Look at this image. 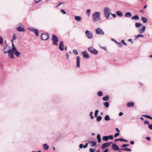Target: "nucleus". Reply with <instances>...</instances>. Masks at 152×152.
Instances as JSON below:
<instances>
[{
	"mask_svg": "<svg viewBox=\"0 0 152 152\" xmlns=\"http://www.w3.org/2000/svg\"><path fill=\"white\" fill-rule=\"evenodd\" d=\"M100 13L96 12H94L92 16V20L94 22L99 21L100 19Z\"/></svg>",
	"mask_w": 152,
	"mask_h": 152,
	"instance_id": "obj_1",
	"label": "nucleus"
},
{
	"mask_svg": "<svg viewBox=\"0 0 152 152\" xmlns=\"http://www.w3.org/2000/svg\"><path fill=\"white\" fill-rule=\"evenodd\" d=\"M104 11V17H106L107 19H108L110 14V9L107 7H105Z\"/></svg>",
	"mask_w": 152,
	"mask_h": 152,
	"instance_id": "obj_2",
	"label": "nucleus"
},
{
	"mask_svg": "<svg viewBox=\"0 0 152 152\" xmlns=\"http://www.w3.org/2000/svg\"><path fill=\"white\" fill-rule=\"evenodd\" d=\"M3 53H8V56L10 58H14V53L11 50H8L7 51H4Z\"/></svg>",
	"mask_w": 152,
	"mask_h": 152,
	"instance_id": "obj_3",
	"label": "nucleus"
},
{
	"mask_svg": "<svg viewBox=\"0 0 152 152\" xmlns=\"http://www.w3.org/2000/svg\"><path fill=\"white\" fill-rule=\"evenodd\" d=\"M88 50L90 52L94 55H97L98 53V50L94 48H93L91 47L89 48Z\"/></svg>",
	"mask_w": 152,
	"mask_h": 152,
	"instance_id": "obj_4",
	"label": "nucleus"
},
{
	"mask_svg": "<svg viewBox=\"0 0 152 152\" xmlns=\"http://www.w3.org/2000/svg\"><path fill=\"white\" fill-rule=\"evenodd\" d=\"M49 34L47 33H43L41 36V39L42 40H46L49 38Z\"/></svg>",
	"mask_w": 152,
	"mask_h": 152,
	"instance_id": "obj_5",
	"label": "nucleus"
},
{
	"mask_svg": "<svg viewBox=\"0 0 152 152\" xmlns=\"http://www.w3.org/2000/svg\"><path fill=\"white\" fill-rule=\"evenodd\" d=\"M113 143L112 142H108L103 143L102 145L101 148L102 149H104L106 147H108L111 144Z\"/></svg>",
	"mask_w": 152,
	"mask_h": 152,
	"instance_id": "obj_6",
	"label": "nucleus"
},
{
	"mask_svg": "<svg viewBox=\"0 0 152 152\" xmlns=\"http://www.w3.org/2000/svg\"><path fill=\"white\" fill-rule=\"evenodd\" d=\"M86 35L87 38L89 39H91L92 37V34L91 32L88 30L85 31Z\"/></svg>",
	"mask_w": 152,
	"mask_h": 152,
	"instance_id": "obj_7",
	"label": "nucleus"
},
{
	"mask_svg": "<svg viewBox=\"0 0 152 152\" xmlns=\"http://www.w3.org/2000/svg\"><path fill=\"white\" fill-rule=\"evenodd\" d=\"M96 33L97 34L103 35L104 34L103 31L99 28H98L95 30Z\"/></svg>",
	"mask_w": 152,
	"mask_h": 152,
	"instance_id": "obj_8",
	"label": "nucleus"
},
{
	"mask_svg": "<svg viewBox=\"0 0 152 152\" xmlns=\"http://www.w3.org/2000/svg\"><path fill=\"white\" fill-rule=\"evenodd\" d=\"M82 54L83 58L86 59H88L90 58V56L87 51L86 50L82 52Z\"/></svg>",
	"mask_w": 152,
	"mask_h": 152,
	"instance_id": "obj_9",
	"label": "nucleus"
},
{
	"mask_svg": "<svg viewBox=\"0 0 152 152\" xmlns=\"http://www.w3.org/2000/svg\"><path fill=\"white\" fill-rule=\"evenodd\" d=\"M112 148L114 151H118L121 150L122 151V148L120 149L119 148V147L116 145L115 144H113L112 146Z\"/></svg>",
	"mask_w": 152,
	"mask_h": 152,
	"instance_id": "obj_10",
	"label": "nucleus"
},
{
	"mask_svg": "<svg viewBox=\"0 0 152 152\" xmlns=\"http://www.w3.org/2000/svg\"><path fill=\"white\" fill-rule=\"evenodd\" d=\"M52 40L53 41V44L57 45V37L55 35H53Z\"/></svg>",
	"mask_w": 152,
	"mask_h": 152,
	"instance_id": "obj_11",
	"label": "nucleus"
},
{
	"mask_svg": "<svg viewBox=\"0 0 152 152\" xmlns=\"http://www.w3.org/2000/svg\"><path fill=\"white\" fill-rule=\"evenodd\" d=\"M64 44L63 41H61L59 46V49L61 51H63L64 50Z\"/></svg>",
	"mask_w": 152,
	"mask_h": 152,
	"instance_id": "obj_12",
	"label": "nucleus"
},
{
	"mask_svg": "<svg viewBox=\"0 0 152 152\" xmlns=\"http://www.w3.org/2000/svg\"><path fill=\"white\" fill-rule=\"evenodd\" d=\"M77 67L79 68L80 67V58L79 56L77 57Z\"/></svg>",
	"mask_w": 152,
	"mask_h": 152,
	"instance_id": "obj_13",
	"label": "nucleus"
},
{
	"mask_svg": "<svg viewBox=\"0 0 152 152\" xmlns=\"http://www.w3.org/2000/svg\"><path fill=\"white\" fill-rule=\"evenodd\" d=\"M14 54L17 56L18 57L20 54L21 53L18 52L17 49L12 51Z\"/></svg>",
	"mask_w": 152,
	"mask_h": 152,
	"instance_id": "obj_14",
	"label": "nucleus"
},
{
	"mask_svg": "<svg viewBox=\"0 0 152 152\" xmlns=\"http://www.w3.org/2000/svg\"><path fill=\"white\" fill-rule=\"evenodd\" d=\"M142 29L139 28L138 30V31L140 33H142L144 32L145 29V26H143L141 27Z\"/></svg>",
	"mask_w": 152,
	"mask_h": 152,
	"instance_id": "obj_15",
	"label": "nucleus"
},
{
	"mask_svg": "<svg viewBox=\"0 0 152 152\" xmlns=\"http://www.w3.org/2000/svg\"><path fill=\"white\" fill-rule=\"evenodd\" d=\"M17 30L19 32L22 31L24 32L25 31V29L23 27H21V26H19L17 28Z\"/></svg>",
	"mask_w": 152,
	"mask_h": 152,
	"instance_id": "obj_16",
	"label": "nucleus"
},
{
	"mask_svg": "<svg viewBox=\"0 0 152 152\" xmlns=\"http://www.w3.org/2000/svg\"><path fill=\"white\" fill-rule=\"evenodd\" d=\"M89 143H90L91 144V147H94L96 145V142L93 141H88Z\"/></svg>",
	"mask_w": 152,
	"mask_h": 152,
	"instance_id": "obj_17",
	"label": "nucleus"
},
{
	"mask_svg": "<svg viewBox=\"0 0 152 152\" xmlns=\"http://www.w3.org/2000/svg\"><path fill=\"white\" fill-rule=\"evenodd\" d=\"M134 103L133 102H130L127 103V105L128 107H131L132 106H134Z\"/></svg>",
	"mask_w": 152,
	"mask_h": 152,
	"instance_id": "obj_18",
	"label": "nucleus"
},
{
	"mask_svg": "<svg viewBox=\"0 0 152 152\" xmlns=\"http://www.w3.org/2000/svg\"><path fill=\"white\" fill-rule=\"evenodd\" d=\"M43 147L45 150H48L49 148V146L47 143L44 144L43 145Z\"/></svg>",
	"mask_w": 152,
	"mask_h": 152,
	"instance_id": "obj_19",
	"label": "nucleus"
},
{
	"mask_svg": "<svg viewBox=\"0 0 152 152\" xmlns=\"http://www.w3.org/2000/svg\"><path fill=\"white\" fill-rule=\"evenodd\" d=\"M110 97L109 96L107 95L102 98V100L104 101H107L109 100Z\"/></svg>",
	"mask_w": 152,
	"mask_h": 152,
	"instance_id": "obj_20",
	"label": "nucleus"
},
{
	"mask_svg": "<svg viewBox=\"0 0 152 152\" xmlns=\"http://www.w3.org/2000/svg\"><path fill=\"white\" fill-rule=\"evenodd\" d=\"M75 19L78 21H80L81 20V18L80 16L75 15Z\"/></svg>",
	"mask_w": 152,
	"mask_h": 152,
	"instance_id": "obj_21",
	"label": "nucleus"
},
{
	"mask_svg": "<svg viewBox=\"0 0 152 152\" xmlns=\"http://www.w3.org/2000/svg\"><path fill=\"white\" fill-rule=\"evenodd\" d=\"M116 14L118 16L120 17H121L123 15L122 12L121 11H117L116 12Z\"/></svg>",
	"mask_w": 152,
	"mask_h": 152,
	"instance_id": "obj_22",
	"label": "nucleus"
},
{
	"mask_svg": "<svg viewBox=\"0 0 152 152\" xmlns=\"http://www.w3.org/2000/svg\"><path fill=\"white\" fill-rule=\"evenodd\" d=\"M131 18L132 19H134L135 20H139V18L137 15H135L134 16H132Z\"/></svg>",
	"mask_w": 152,
	"mask_h": 152,
	"instance_id": "obj_23",
	"label": "nucleus"
},
{
	"mask_svg": "<svg viewBox=\"0 0 152 152\" xmlns=\"http://www.w3.org/2000/svg\"><path fill=\"white\" fill-rule=\"evenodd\" d=\"M132 15V14L129 12H127L125 13V16L126 17H130Z\"/></svg>",
	"mask_w": 152,
	"mask_h": 152,
	"instance_id": "obj_24",
	"label": "nucleus"
},
{
	"mask_svg": "<svg viewBox=\"0 0 152 152\" xmlns=\"http://www.w3.org/2000/svg\"><path fill=\"white\" fill-rule=\"evenodd\" d=\"M142 116L143 117L146 118H147L152 120V117L149 115H142Z\"/></svg>",
	"mask_w": 152,
	"mask_h": 152,
	"instance_id": "obj_25",
	"label": "nucleus"
},
{
	"mask_svg": "<svg viewBox=\"0 0 152 152\" xmlns=\"http://www.w3.org/2000/svg\"><path fill=\"white\" fill-rule=\"evenodd\" d=\"M141 20L144 23H146L147 21V19L146 18L143 16L142 17Z\"/></svg>",
	"mask_w": 152,
	"mask_h": 152,
	"instance_id": "obj_26",
	"label": "nucleus"
},
{
	"mask_svg": "<svg viewBox=\"0 0 152 152\" xmlns=\"http://www.w3.org/2000/svg\"><path fill=\"white\" fill-rule=\"evenodd\" d=\"M102 140L104 141H107L109 140L108 136H104L102 137Z\"/></svg>",
	"mask_w": 152,
	"mask_h": 152,
	"instance_id": "obj_27",
	"label": "nucleus"
},
{
	"mask_svg": "<svg viewBox=\"0 0 152 152\" xmlns=\"http://www.w3.org/2000/svg\"><path fill=\"white\" fill-rule=\"evenodd\" d=\"M97 139L98 140V142H100L101 141V139L100 137V135L99 134H98L97 136Z\"/></svg>",
	"mask_w": 152,
	"mask_h": 152,
	"instance_id": "obj_28",
	"label": "nucleus"
},
{
	"mask_svg": "<svg viewBox=\"0 0 152 152\" xmlns=\"http://www.w3.org/2000/svg\"><path fill=\"white\" fill-rule=\"evenodd\" d=\"M142 24L139 23H136L135 24V26L137 28H139L142 26Z\"/></svg>",
	"mask_w": 152,
	"mask_h": 152,
	"instance_id": "obj_29",
	"label": "nucleus"
},
{
	"mask_svg": "<svg viewBox=\"0 0 152 152\" xmlns=\"http://www.w3.org/2000/svg\"><path fill=\"white\" fill-rule=\"evenodd\" d=\"M33 32L35 33V34L37 36H38L39 35V31L38 29L35 28V29L34 30Z\"/></svg>",
	"mask_w": 152,
	"mask_h": 152,
	"instance_id": "obj_30",
	"label": "nucleus"
},
{
	"mask_svg": "<svg viewBox=\"0 0 152 152\" xmlns=\"http://www.w3.org/2000/svg\"><path fill=\"white\" fill-rule=\"evenodd\" d=\"M144 36L142 34H139L137 35L136 36V38H135L134 40H136L138 38L140 37H141L142 38H143Z\"/></svg>",
	"mask_w": 152,
	"mask_h": 152,
	"instance_id": "obj_31",
	"label": "nucleus"
},
{
	"mask_svg": "<svg viewBox=\"0 0 152 152\" xmlns=\"http://www.w3.org/2000/svg\"><path fill=\"white\" fill-rule=\"evenodd\" d=\"M97 118H96V120L97 121H101V120L102 119V117L101 116H100V115H99L98 116H97Z\"/></svg>",
	"mask_w": 152,
	"mask_h": 152,
	"instance_id": "obj_32",
	"label": "nucleus"
},
{
	"mask_svg": "<svg viewBox=\"0 0 152 152\" xmlns=\"http://www.w3.org/2000/svg\"><path fill=\"white\" fill-rule=\"evenodd\" d=\"M104 120L106 121H108L110 120L109 116L108 115H106L104 117Z\"/></svg>",
	"mask_w": 152,
	"mask_h": 152,
	"instance_id": "obj_33",
	"label": "nucleus"
},
{
	"mask_svg": "<svg viewBox=\"0 0 152 152\" xmlns=\"http://www.w3.org/2000/svg\"><path fill=\"white\" fill-rule=\"evenodd\" d=\"M97 94L99 96H102L103 95V93L101 91H99L98 92Z\"/></svg>",
	"mask_w": 152,
	"mask_h": 152,
	"instance_id": "obj_34",
	"label": "nucleus"
},
{
	"mask_svg": "<svg viewBox=\"0 0 152 152\" xmlns=\"http://www.w3.org/2000/svg\"><path fill=\"white\" fill-rule=\"evenodd\" d=\"M104 106L105 107L107 108L109 106V104L108 102H106L104 103Z\"/></svg>",
	"mask_w": 152,
	"mask_h": 152,
	"instance_id": "obj_35",
	"label": "nucleus"
},
{
	"mask_svg": "<svg viewBox=\"0 0 152 152\" xmlns=\"http://www.w3.org/2000/svg\"><path fill=\"white\" fill-rule=\"evenodd\" d=\"M132 150L131 149L128 148H122V151H132Z\"/></svg>",
	"mask_w": 152,
	"mask_h": 152,
	"instance_id": "obj_36",
	"label": "nucleus"
},
{
	"mask_svg": "<svg viewBox=\"0 0 152 152\" xmlns=\"http://www.w3.org/2000/svg\"><path fill=\"white\" fill-rule=\"evenodd\" d=\"M35 29V28L34 27H29L28 28V29L29 30L32 31H33Z\"/></svg>",
	"mask_w": 152,
	"mask_h": 152,
	"instance_id": "obj_37",
	"label": "nucleus"
},
{
	"mask_svg": "<svg viewBox=\"0 0 152 152\" xmlns=\"http://www.w3.org/2000/svg\"><path fill=\"white\" fill-rule=\"evenodd\" d=\"M99 112V111L98 110H96L95 111V117H96L97 116L98 113Z\"/></svg>",
	"mask_w": 152,
	"mask_h": 152,
	"instance_id": "obj_38",
	"label": "nucleus"
},
{
	"mask_svg": "<svg viewBox=\"0 0 152 152\" xmlns=\"http://www.w3.org/2000/svg\"><path fill=\"white\" fill-rule=\"evenodd\" d=\"M12 48L11 49V50L13 51V50H16V48L15 46V45H14V44H13V42H12Z\"/></svg>",
	"mask_w": 152,
	"mask_h": 152,
	"instance_id": "obj_39",
	"label": "nucleus"
},
{
	"mask_svg": "<svg viewBox=\"0 0 152 152\" xmlns=\"http://www.w3.org/2000/svg\"><path fill=\"white\" fill-rule=\"evenodd\" d=\"M118 45H119V47H123V45L121 44V43L120 42H115Z\"/></svg>",
	"mask_w": 152,
	"mask_h": 152,
	"instance_id": "obj_40",
	"label": "nucleus"
},
{
	"mask_svg": "<svg viewBox=\"0 0 152 152\" xmlns=\"http://www.w3.org/2000/svg\"><path fill=\"white\" fill-rule=\"evenodd\" d=\"M129 145V144H123L121 147V148H125Z\"/></svg>",
	"mask_w": 152,
	"mask_h": 152,
	"instance_id": "obj_41",
	"label": "nucleus"
},
{
	"mask_svg": "<svg viewBox=\"0 0 152 152\" xmlns=\"http://www.w3.org/2000/svg\"><path fill=\"white\" fill-rule=\"evenodd\" d=\"M13 40H16L17 39V37L16 36L15 34H14L12 37Z\"/></svg>",
	"mask_w": 152,
	"mask_h": 152,
	"instance_id": "obj_42",
	"label": "nucleus"
},
{
	"mask_svg": "<svg viewBox=\"0 0 152 152\" xmlns=\"http://www.w3.org/2000/svg\"><path fill=\"white\" fill-rule=\"evenodd\" d=\"M91 12V10L88 9L87 10V12L86 14H87L88 16L90 15V13Z\"/></svg>",
	"mask_w": 152,
	"mask_h": 152,
	"instance_id": "obj_43",
	"label": "nucleus"
},
{
	"mask_svg": "<svg viewBox=\"0 0 152 152\" xmlns=\"http://www.w3.org/2000/svg\"><path fill=\"white\" fill-rule=\"evenodd\" d=\"M95 150L96 149L95 148H90L89 149V151H90V152H94Z\"/></svg>",
	"mask_w": 152,
	"mask_h": 152,
	"instance_id": "obj_44",
	"label": "nucleus"
},
{
	"mask_svg": "<svg viewBox=\"0 0 152 152\" xmlns=\"http://www.w3.org/2000/svg\"><path fill=\"white\" fill-rule=\"evenodd\" d=\"M108 137L109 138V139H110V140H112L113 138V136L112 135H110L108 136Z\"/></svg>",
	"mask_w": 152,
	"mask_h": 152,
	"instance_id": "obj_45",
	"label": "nucleus"
},
{
	"mask_svg": "<svg viewBox=\"0 0 152 152\" xmlns=\"http://www.w3.org/2000/svg\"><path fill=\"white\" fill-rule=\"evenodd\" d=\"M61 11L63 14H66V12L63 9L61 10Z\"/></svg>",
	"mask_w": 152,
	"mask_h": 152,
	"instance_id": "obj_46",
	"label": "nucleus"
},
{
	"mask_svg": "<svg viewBox=\"0 0 152 152\" xmlns=\"http://www.w3.org/2000/svg\"><path fill=\"white\" fill-rule=\"evenodd\" d=\"M88 143H86L85 144V145H84L83 144V148H86L88 146Z\"/></svg>",
	"mask_w": 152,
	"mask_h": 152,
	"instance_id": "obj_47",
	"label": "nucleus"
},
{
	"mask_svg": "<svg viewBox=\"0 0 152 152\" xmlns=\"http://www.w3.org/2000/svg\"><path fill=\"white\" fill-rule=\"evenodd\" d=\"M148 127L150 129L152 130V124H149Z\"/></svg>",
	"mask_w": 152,
	"mask_h": 152,
	"instance_id": "obj_48",
	"label": "nucleus"
},
{
	"mask_svg": "<svg viewBox=\"0 0 152 152\" xmlns=\"http://www.w3.org/2000/svg\"><path fill=\"white\" fill-rule=\"evenodd\" d=\"M73 52L75 54L77 55L78 54V53L77 51L76 50H73Z\"/></svg>",
	"mask_w": 152,
	"mask_h": 152,
	"instance_id": "obj_49",
	"label": "nucleus"
},
{
	"mask_svg": "<svg viewBox=\"0 0 152 152\" xmlns=\"http://www.w3.org/2000/svg\"><path fill=\"white\" fill-rule=\"evenodd\" d=\"M3 43V39L1 37H0V45Z\"/></svg>",
	"mask_w": 152,
	"mask_h": 152,
	"instance_id": "obj_50",
	"label": "nucleus"
},
{
	"mask_svg": "<svg viewBox=\"0 0 152 152\" xmlns=\"http://www.w3.org/2000/svg\"><path fill=\"white\" fill-rule=\"evenodd\" d=\"M119 134H120L119 133H116L114 135V137H117L118 136H119Z\"/></svg>",
	"mask_w": 152,
	"mask_h": 152,
	"instance_id": "obj_51",
	"label": "nucleus"
},
{
	"mask_svg": "<svg viewBox=\"0 0 152 152\" xmlns=\"http://www.w3.org/2000/svg\"><path fill=\"white\" fill-rule=\"evenodd\" d=\"M144 123L146 124H150L149 122L148 121H144Z\"/></svg>",
	"mask_w": 152,
	"mask_h": 152,
	"instance_id": "obj_52",
	"label": "nucleus"
},
{
	"mask_svg": "<svg viewBox=\"0 0 152 152\" xmlns=\"http://www.w3.org/2000/svg\"><path fill=\"white\" fill-rule=\"evenodd\" d=\"M128 141L124 139H123L121 138V142L124 141V142H128Z\"/></svg>",
	"mask_w": 152,
	"mask_h": 152,
	"instance_id": "obj_53",
	"label": "nucleus"
},
{
	"mask_svg": "<svg viewBox=\"0 0 152 152\" xmlns=\"http://www.w3.org/2000/svg\"><path fill=\"white\" fill-rule=\"evenodd\" d=\"M121 138H120L119 139H116L115 140V142H117L119 141H121Z\"/></svg>",
	"mask_w": 152,
	"mask_h": 152,
	"instance_id": "obj_54",
	"label": "nucleus"
},
{
	"mask_svg": "<svg viewBox=\"0 0 152 152\" xmlns=\"http://www.w3.org/2000/svg\"><path fill=\"white\" fill-rule=\"evenodd\" d=\"M121 42L124 45H127V44L125 43L124 40H122Z\"/></svg>",
	"mask_w": 152,
	"mask_h": 152,
	"instance_id": "obj_55",
	"label": "nucleus"
},
{
	"mask_svg": "<svg viewBox=\"0 0 152 152\" xmlns=\"http://www.w3.org/2000/svg\"><path fill=\"white\" fill-rule=\"evenodd\" d=\"M83 144H80L79 145V148H83Z\"/></svg>",
	"mask_w": 152,
	"mask_h": 152,
	"instance_id": "obj_56",
	"label": "nucleus"
},
{
	"mask_svg": "<svg viewBox=\"0 0 152 152\" xmlns=\"http://www.w3.org/2000/svg\"><path fill=\"white\" fill-rule=\"evenodd\" d=\"M7 46L5 47L3 50V51H7V50H7Z\"/></svg>",
	"mask_w": 152,
	"mask_h": 152,
	"instance_id": "obj_57",
	"label": "nucleus"
},
{
	"mask_svg": "<svg viewBox=\"0 0 152 152\" xmlns=\"http://www.w3.org/2000/svg\"><path fill=\"white\" fill-rule=\"evenodd\" d=\"M110 14L112 15L113 16V17L114 18H115L116 17V15L115 14H112L111 13H110Z\"/></svg>",
	"mask_w": 152,
	"mask_h": 152,
	"instance_id": "obj_58",
	"label": "nucleus"
},
{
	"mask_svg": "<svg viewBox=\"0 0 152 152\" xmlns=\"http://www.w3.org/2000/svg\"><path fill=\"white\" fill-rule=\"evenodd\" d=\"M111 39L112 41L114 42H117V41L115 40L114 39L112 38Z\"/></svg>",
	"mask_w": 152,
	"mask_h": 152,
	"instance_id": "obj_59",
	"label": "nucleus"
},
{
	"mask_svg": "<svg viewBox=\"0 0 152 152\" xmlns=\"http://www.w3.org/2000/svg\"><path fill=\"white\" fill-rule=\"evenodd\" d=\"M123 114V113L121 112L119 113V115L120 116H121Z\"/></svg>",
	"mask_w": 152,
	"mask_h": 152,
	"instance_id": "obj_60",
	"label": "nucleus"
},
{
	"mask_svg": "<svg viewBox=\"0 0 152 152\" xmlns=\"http://www.w3.org/2000/svg\"><path fill=\"white\" fill-rule=\"evenodd\" d=\"M146 139L148 141H150V138L149 137H146Z\"/></svg>",
	"mask_w": 152,
	"mask_h": 152,
	"instance_id": "obj_61",
	"label": "nucleus"
},
{
	"mask_svg": "<svg viewBox=\"0 0 152 152\" xmlns=\"http://www.w3.org/2000/svg\"><path fill=\"white\" fill-rule=\"evenodd\" d=\"M130 143L131 145H133L134 144V142L133 141H130Z\"/></svg>",
	"mask_w": 152,
	"mask_h": 152,
	"instance_id": "obj_62",
	"label": "nucleus"
},
{
	"mask_svg": "<svg viewBox=\"0 0 152 152\" xmlns=\"http://www.w3.org/2000/svg\"><path fill=\"white\" fill-rule=\"evenodd\" d=\"M108 149L106 148L103 152H108Z\"/></svg>",
	"mask_w": 152,
	"mask_h": 152,
	"instance_id": "obj_63",
	"label": "nucleus"
},
{
	"mask_svg": "<svg viewBox=\"0 0 152 152\" xmlns=\"http://www.w3.org/2000/svg\"><path fill=\"white\" fill-rule=\"evenodd\" d=\"M115 130H116V131L117 132H120V130H119V129L118 128H115Z\"/></svg>",
	"mask_w": 152,
	"mask_h": 152,
	"instance_id": "obj_64",
	"label": "nucleus"
}]
</instances>
